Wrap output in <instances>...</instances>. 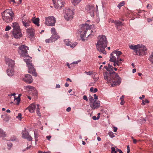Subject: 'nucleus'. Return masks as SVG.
<instances>
[{"instance_id": "nucleus-1", "label": "nucleus", "mask_w": 153, "mask_h": 153, "mask_svg": "<svg viewBox=\"0 0 153 153\" xmlns=\"http://www.w3.org/2000/svg\"><path fill=\"white\" fill-rule=\"evenodd\" d=\"M108 67L110 69L109 72H105L103 73L104 79L108 83H111L112 87L119 85L121 82V79L116 72L113 71V67L109 63Z\"/></svg>"}, {"instance_id": "nucleus-2", "label": "nucleus", "mask_w": 153, "mask_h": 153, "mask_svg": "<svg viewBox=\"0 0 153 153\" xmlns=\"http://www.w3.org/2000/svg\"><path fill=\"white\" fill-rule=\"evenodd\" d=\"M97 43L96 44L97 49L104 54H106L105 49L107 47L108 41L106 36L104 35L98 36Z\"/></svg>"}, {"instance_id": "nucleus-3", "label": "nucleus", "mask_w": 153, "mask_h": 153, "mask_svg": "<svg viewBox=\"0 0 153 153\" xmlns=\"http://www.w3.org/2000/svg\"><path fill=\"white\" fill-rule=\"evenodd\" d=\"M129 48L131 49L134 50L135 55L139 56H143L146 53L147 49L146 47L141 44H139L137 45H131Z\"/></svg>"}, {"instance_id": "nucleus-4", "label": "nucleus", "mask_w": 153, "mask_h": 153, "mask_svg": "<svg viewBox=\"0 0 153 153\" xmlns=\"http://www.w3.org/2000/svg\"><path fill=\"white\" fill-rule=\"evenodd\" d=\"M12 26L13 28L12 33L14 37L19 39L22 37V35L18 24L14 22L13 23Z\"/></svg>"}, {"instance_id": "nucleus-5", "label": "nucleus", "mask_w": 153, "mask_h": 153, "mask_svg": "<svg viewBox=\"0 0 153 153\" xmlns=\"http://www.w3.org/2000/svg\"><path fill=\"white\" fill-rule=\"evenodd\" d=\"M25 61L28 67V72L31 74L33 76H37V74L36 71V70L34 68V66L29 59H25Z\"/></svg>"}, {"instance_id": "nucleus-6", "label": "nucleus", "mask_w": 153, "mask_h": 153, "mask_svg": "<svg viewBox=\"0 0 153 153\" xmlns=\"http://www.w3.org/2000/svg\"><path fill=\"white\" fill-rule=\"evenodd\" d=\"M18 52L22 57L29 56L27 53L28 47L25 45H22L19 47Z\"/></svg>"}, {"instance_id": "nucleus-7", "label": "nucleus", "mask_w": 153, "mask_h": 153, "mask_svg": "<svg viewBox=\"0 0 153 153\" xmlns=\"http://www.w3.org/2000/svg\"><path fill=\"white\" fill-rule=\"evenodd\" d=\"M45 24L48 26H54L56 22V19L53 16H50L45 18Z\"/></svg>"}, {"instance_id": "nucleus-8", "label": "nucleus", "mask_w": 153, "mask_h": 153, "mask_svg": "<svg viewBox=\"0 0 153 153\" xmlns=\"http://www.w3.org/2000/svg\"><path fill=\"white\" fill-rule=\"evenodd\" d=\"M3 19L7 23H9L11 22L14 17V16H12L7 14H2Z\"/></svg>"}, {"instance_id": "nucleus-9", "label": "nucleus", "mask_w": 153, "mask_h": 153, "mask_svg": "<svg viewBox=\"0 0 153 153\" xmlns=\"http://www.w3.org/2000/svg\"><path fill=\"white\" fill-rule=\"evenodd\" d=\"M86 10L92 17L94 16V6L93 5L86 6Z\"/></svg>"}, {"instance_id": "nucleus-10", "label": "nucleus", "mask_w": 153, "mask_h": 153, "mask_svg": "<svg viewBox=\"0 0 153 153\" xmlns=\"http://www.w3.org/2000/svg\"><path fill=\"white\" fill-rule=\"evenodd\" d=\"M111 23H114L118 30H121V27L123 25L122 22L119 20L110 19L109 21Z\"/></svg>"}, {"instance_id": "nucleus-11", "label": "nucleus", "mask_w": 153, "mask_h": 153, "mask_svg": "<svg viewBox=\"0 0 153 153\" xmlns=\"http://www.w3.org/2000/svg\"><path fill=\"white\" fill-rule=\"evenodd\" d=\"M80 33H81L82 32H84V33L85 34H86L87 31L88 30H90V28L88 24L86 23L82 24L80 25Z\"/></svg>"}, {"instance_id": "nucleus-12", "label": "nucleus", "mask_w": 153, "mask_h": 153, "mask_svg": "<svg viewBox=\"0 0 153 153\" xmlns=\"http://www.w3.org/2000/svg\"><path fill=\"white\" fill-rule=\"evenodd\" d=\"M90 107L93 110L97 109L99 108L100 106V101H94L91 103L90 104Z\"/></svg>"}, {"instance_id": "nucleus-13", "label": "nucleus", "mask_w": 153, "mask_h": 153, "mask_svg": "<svg viewBox=\"0 0 153 153\" xmlns=\"http://www.w3.org/2000/svg\"><path fill=\"white\" fill-rule=\"evenodd\" d=\"M23 80L25 82L28 84L31 83L33 81L31 76L28 74L25 75V77L23 78Z\"/></svg>"}, {"instance_id": "nucleus-14", "label": "nucleus", "mask_w": 153, "mask_h": 153, "mask_svg": "<svg viewBox=\"0 0 153 153\" xmlns=\"http://www.w3.org/2000/svg\"><path fill=\"white\" fill-rule=\"evenodd\" d=\"M54 7L56 8H58L60 6V7L62 8L65 3V2L61 1V0H52Z\"/></svg>"}, {"instance_id": "nucleus-15", "label": "nucleus", "mask_w": 153, "mask_h": 153, "mask_svg": "<svg viewBox=\"0 0 153 153\" xmlns=\"http://www.w3.org/2000/svg\"><path fill=\"white\" fill-rule=\"evenodd\" d=\"M34 30L32 28H29L27 29V35L31 40L34 37Z\"/></svg>"}, {"instance_id": "nucleus-16", "label": "nucleus", "mask_w": 153, "mask_h": 153, "mask_svg": "<svg viewBox=\"0 0 153 153\" xmlns=\"http://www.w3.org/2000/svg\"><path fill=\"white\" fill-rule=\"evenodd\" d=\"M5 61L6 64L9 67L12 68L14 66L15 63L13 60L10 59L9 58H5Z\"/></svg>"}, {"instance_id": "nucleus-17", "label": "nucleus", "mask_w": 153, "mask_h": 153, "mask_svg": "<svg viewBox=\"0 0 153 153\" xmlns=\"http://www.w3.org/2000/svg\"><path fill=\"white\" fill-rule=\"evenodd\" d=\"M74 12L72 10L70 9H68V21L71 20L73 18Z\"/></svg>"}, {"instance_id": "nucleus-18", "label": "nucleus", "mask_w": 153, "mask_h": 153, "mask_svg": "<svg viewBox=\"0 0 153 153\" xmlns=\"http://www.w3.org/2000/svg\"><path fill=\"white\" fill-rule=\"evenodd\" d=\"M22 137V138L26 139H27L29 141H31L32 140V137L30 135H29L28 132H25L24 133V131H23Z\"/></svg>"}, {"instance_id": "nucleus-19", "label": "nucleus", "mask_w": 153, "mask_h": 153, "mask_svg": "<svg viewBox=\"0 0 153 153\" xmlns=\"http://www.w3.org/2000/svg\"><path fill=\"white\" fill-rule=\"evenodd\" d=\"M36 108V105L34 104L33 103L30 105L27 108L31 113L33 112Z\"/></svg>"}, {"instance_id": "nucleus-20", "label": "nucleus", "mask_w": 153, "mask_h": 153, "mask_svg": "<svg viewBox=\"0 0 153 153\" xmlns=\"http://www.w3.org/2000/svg\"><path fill=\"white\" fill-rule=\"evenodd\" d=\"M51 38L52 39V41L54 42L59 38L60 36L58 35L57 33H56L52 34Z\"/></svg>"}, {"instance_id": "nucleus-21", "label": "nucleus", "mask_w": 153, "mask_h": 153, "mask_svg": "<svg viewBox=\"0 0 153 153\" xmlns=\"http://www.w3.org/2000/svg\"><path fill=\"white\" fill-rule=\"evenodd\" d=\"M2 14H10L11 15L14 16V14L12 10L11 9H10L6 10Z\"/></svg>"}, {"instance_id": "nucleus-22", "label": "nucleus", "mask_w": 153, "mask_h": 153, "mask_svg": "<svg viewBox=\"0 0 153 153\" xmlns=\"http://www.w3.org/2000/svg\"><path fill=\"white\" fill-rule=\"evenodd\" d=\"M112 53H111L110 56V59L109 61L111 62H114L117 61V57H116L114 56Z\"/></svg>"}, {"instance_id": "nucleus-23", "label": "nucleus", "mask_w": 153, "mask_h": 153, "mask_svg": "<svg viewBox=\"0 0 153 153\" xmlns=\"http://www.w3.org/2000/svg\"><path fill=\"white\" fill-rule=\"evenodd\" d=\"M23 26L26 27H27L30 26V24L31 22L29 21H24L22 20V22Z\"/></svg>"}, {"instance_id": "nucleus-24", "label": "nucleus", "mask_w": 153, "mask_h": 153, "mask_svg": "<svg viewBox=\"0 0 153 153\" xmlns=\"http://www.w3.org/2000/svg\"><path fill=\"white\" fill-rule=\"evenodd\" d=\"M7 73L8 76H12L14 74V70L13 68L8 69L7 70Z\"/></svg>"}, {"instance_id": "nucleus-25", "label": "nucleus", "mask_w": 153, "mask_h": 153, "mask_svg": "<svg viewBox=\"0 0 153 153\" xmlns=\"http://www.w3.org/2000/svg\"><path fill=\"white\" fill-rule=\"evenodd\" d=\"M39 18H37L35 19H32V21L33 23L38 26H39Z\"/></svg>"}, {"instance_id": "nucleus-26", "label": "nucleus", "mask_w": 153, "mask_h": 153, "mask_svg": "<svg viewBox=\"0 0 153 153\" xmlns=\"http://www.w3.org/2000/svg\"><path fill=\"white\" fill-rule=\"evenodd\" d=\"M112 53L116 54L118 59H119L120 57V55L122 54V53L120 51H118L117 50H114L113 52Z\"/></svg>"}, {"instance_id": "nucleus-27", "label": "nucleus", "mask_w": 153, "mask_h": 153, "mask_svg": "<svg viewBox=\"0 0 153 153\" xmlns=\"http://www.w3.org/2000/svg\"><path fill=\"white\" fill-rule=\"evenodd\" d=\"M77 45V43L76 42L73 43L70 41L68 42V46H70V47L72 48H74Z\"/></svg>"}, {"instance_id": "nucleus-28", "label": "nucleus", "mask_w": 153, "mask_h": 153, "mask_svg": "<svg viewBox=\"0 0 153 153\" xmlns=\"http://www.w3.org/2000/svg\"><path fill=\"white\" fill-rule=\"evenodd\" d=\"M80 60H79L78 61H76V62H74L72 63H71L70 65L69 64V63H68V67L69 68H71L72 66L73 67H74V64H77L79 62H80L81 61Z\"/></svg>"}, {"instance_id": "nucleus-29", "label": "nucleus", "mask_w": 153, "mask_h": 153, "mask_svg": "<svg viewBox=\"0 0 153 153\" xmlns=\"http://www.w3.org/2000/svg\"><path fill=\"white\" fill-rule=\"evenodd\" d=\"M1 117L3 118V120L5 122H7L9 120V117L7 115H2Z\"/></svg>"}, {"instance_id": "nucleus-30", "label": "nucleus", "mask_w": 153, "mask_h": 153, "mask_svg": "<svg viewBox=\"0 0 153 153\" xmlns=\"http://www.w3.org/2000/svg\"><path fill=\"white\" fill-rule=\"evenodd\" d=\"M5 136V132H4L0 128V137H4Z\"/></svg>"}, {"instance_id": "nucleus-31", "label": "nucleus", "mask_w": 153, "mask_h": 153, "mask_svg": "<svg viewBox=\"0 0 153 153\" xmlns=\"http://www.w3.org/2000/svg\"><path fill=\"white\" fill-rule=\"evenodd\" d=\"M125 2L124 1H122L120 2L117 5V7L120 8L121 7L123 6L125 4Z\"/></svg>"}, {"instance_id": "nucleus-32", "label": "nucleus", "mask_w": 153, "mask_h": 153, "mask_svg": "<svg viewBox=\"0 0 153 153\" xmlns=\"http://www.w3.org/2000/svg\"><path fill=\"white\" fill-rule=\"evenodd\" d=\"M82 0H74L73 3L74 4V5L75 6L80 2Z\"/></svg>"}, {"instance_id": "nucleus-33", "label": "nucleus", "mask_w": 153, "mask_h": 153, "mask_svg": "<svg viewBox=\"0 0 153 153\" xmlns=\"http://www.w3.org/2000/svg\"><path fill=\"white\" fill-rule=\"evenodd\" d=\"M149 59L150 61L153 64V52H152L151 55H150Z\"/></svg>"}, {"instance_id": "nucleus-34", "label": "nucleus", "mask_w": 153, "mask_h": 153, "mask_svg": "<svg viewBox=\"0 0 153 153\" xmlns=\"http://www.w3.org/2000/svg\"><path fill=\"white\" fill-rule=\"evenodd\" d=\"M63 14H64V16L66 20H67V14L66 13V10H63Z\"/></svg>"}, {"instance_id": "nucleus-35", "label": "nucleus", "mask_w": 153, "mask_h": 153, "mask_svg": "<svg viewBox=\"0 0 153 153\" xmlns=\"http://www.w3.org/2000/svg\"><path fill=\"white\" fill-rule=\"evenodd\" d=\"M117 60H118V63L120 65L122 63L121 61H124V59H122L121 58H120V57H119V59H118V58H117Z\"/></svg>"}, {"instance_id": "nucleus-36", "label": "nucleus", "mask_w": 153, "mask_h": 153, "mask_svg": "<svg viewBox=\"0 0 153 153\" xmlns=\"http://www.w3.org/2000/svg\"><path fill=\"white\" fill-rule=\"evenodd\" d=\"M51 32L52 34H54V33L55 34L56 33H57L56 32V29L54 27L52 28L51 29Z\"/></svg>"}, {"instance_id": "nucleus-37", "label": "nucleus", "mask_w": 153, "mask_h": 153, "mask_svg": "<svg viewBox=\"0 0 153 153\" xmlns=\"http://www.w3.org/2000/svg\"><path fill=\"white\" fill-rule=\"evenodd\" d=\"M89 100L90 103H92L95 100L93 99V97L92 96L89 97Z\"/></svg>"}, {"instance_id": "nucleus-38", "label": "nucleus", "mask_w": 153, "mask_h": 153, "mask_svg": "<svg viewBox=\"0 0 153 153\" xmlns=\"http://www.w3.org/2000/svg\"><path fill=\"white\" fill-rule=\"evenodd\" d=\"M14 100H16L17 101V102L16 103V105H18L19 104V102H20V101L21 100L20 98H19V99H18V97L16 98V97L14 96Z\"/></svg>"}, {"instance_id": "nucleus-39", "label": "nucleus", "mask_w": 153, "mask_h": 153, "mask_svg": "<svg viewBox=\"0 0 153 153\" xmlns=\"http://www.w3.org/2000/svg\"><path fill=\"white\" fill-rule=\"evenodd\" d=\"M108 135L111 138H113L114 137V133L112 131L109 132L108 133Z\"/></svg>"}, {"instance_id": "nucleus-40", "label": "nucleus", "mask_w": 153, "mask_h": 153, "mask_svg": "<svg viewBox=\"0 0 153 153\" xmlns=\"http://www.w3.org/2000/svg\"><path fill=\"white\" fill-rule=\"evenodd\" d=\"M86 34H80V37L82 40L83 41H85V39H84V37L85 36Z\"/></svg>"}, {"instance_id": "nucleus-41", "label": "nucleus", "mask_w": 153, "mask_h": 153, "mask_svg": "<svg viewBox=\"0 0 153 153\" xmlns=\"http://www.w3.org/2000/svg\"><path fill=\"white\" fill-rule=\"evenodd\" d=\"M45 42H46L48 43H49L50 42H53V41H52V39H51V37L49 39H46L45 40Z\"/></svg>"}, {"instance_id": "nucleus-42", "label": "nucleus", "mask_w": 153, "mask_h": 153, "mask_svg": "<svg viewBox=\"0 0 153 153\" xmlns=\"http://www.w3.org/2000/svg\"><path fill=\"white\" fill-rule=\"evenodd\" d=\"M16 118L19 119V120H21L22 119V114L19 113L18 114V115L16 117Z\"/></svg>"}, {"instance_id": "nucleus-43", "label": "nucleus", "mask_w": 153, "mask_h": 153, "mask_svg": "<svg viewBox=\"0 0 153 153\" xmlns=\"http://www.w3.org/2000/svg\"><path fill=\"white\" fill-rule=\"evenodd\" d=\"M7 146L9 148V149H10L12 147L13 144L11 142H8L7 144Z\"/></svg>"}, {"instance_id": "nucleus-44", "label": "nucleus", "mask_w": 153, "mask_h": 153, "mask_svg": "<svg viewBox=\"0 0 153 153\" xmlns=\"http://www.w3.org/2000/svg\"><path fill=\"white\" fill-rule=\"evenodd\" d=\"M111 153H117V152L116 151V150L114 147H112L111 148Z\"/></svg>"}, {"instance_id": "nucleus-45", "label": "nucleus", "mask_w": 153, "mask_h": 153, "mask_svg": "<svg viewBox=\"0 0 153 153\" xmlns=\"http://www.w3.org/2000/svg\"><path fill=\"white\" fill-rule=\"evenodd\" d=\"M114 63L113 64V65L114 66H116V65L118 66H120V65L118 63V60H117V61L113 62Z\"/></svg>"}, {"instance_id": "nucleus-46", "label": "nucleus", "mask_w": 153, "mask_h": 153, "mask_svg": "<svg viewBox=\"0 0 153 153\" xmlns=\"http://www.w3.org/2000/svg\"><path fill=\"white\" fill-rule=\"evenodd\" d=\"M11 27L10 26H7L5 29L6 31H8L11 29Z\"/></svg>"}, {"instance_id": "nucleus-47", "label": "nucleus", "mask_w": 153, "mask_h": 153, "mask_svg": "<svg viewBox=\"0 0 153 153\" xmlns=\"http://www.w3.org/2000/svg\"><path fill=\"white\" fill-rule=\"evenodd\" d=\"M34 135L35 142L37 141V138L38 137V135L36 134L35 132H34Z\"/></svg>"}, {"instance_id": "nucleus-48", "label": "nucleus", "mask_w": 153, "mask_h": 153, "mask_svg": "<svg viewBox=\"0 0 153 153\" xmlns=\"http://www.w3.org/2000/svg\"><path fill=\"white\" fill-rule=\"evenodd\" d=\"M26 88H28L30 89H34V88L33 87L31 86H30V85H27V86H26Z\"/></svg>"}, {"instance_id": "nucleus-49", "label": "nucleus", "mask_w": 153, "mask_h": 153, "mask_svg": "<svg viewBox=\"0 0 153 153\" xmlns=\"http://www.w3.org/2000/svg\"><path fill=\"white\" fill-rule=\"evenodd\" d=\"M36 112L39 116L40 115V113L39 111V107L37 108Z\"/></svg>"}, {"instance_id": "nucleus-50", "label": "nucleus", "mask_w": 153, "mask_h": 153, "mask_svg": "<svg viewBox=\"0 0 153 153\" xmlns=\"http://www.w3.org/2000/svg\"><path fill=\"white\" fill-rule=\"evenodd\" d=\"M83 99L84 100H86L87 102L88 101V99L87 97L85 95H84L83 96Z\"/></svg>"}, {"instance_id": "nucleus-51", "label": "nucleus", "mask_w": 153, "mask_h": 153, "mask_svg": "<svg viewBox=\"0 0 153 153\" xmlns=\"http://www.w3.org/2000/svg\"><path fill=\"white\" fill-rule=\"evenodd\" d=\"M131 138L133 140V143L134 144H136L137 143V140L136 139H134L133 137H132Z\"/></svg>"}, {"instance_id": "nucleus-52", "label": "nucleus", "mask_w": 153, "mask_h": 153, "mask_svg": "<svg viewBox=\"0 0 153 153\" xmlns=\"http://www.w3.org/2000/svg\"><path fill=\"white\" fill-rule=\"evenodd\" d=\"M104 68L106 69V70L108 72H110L111 70L110 69H109V68H108V67H107L106 66H105L104 67Z\"/></svg>"}, {"instance_id": "nucleus-53", "label": "nucleus", "mask_w": 153, "mask_h": 153, "mask_svg": "<svg viewBox=\"0 0 153 153\" xmlns=\"http://www.w3.org/2000/svg\"><path fill=\"white\" fill-rule=\"evenodd\" d=\"M92 119L94 120H98L99 117H96L95 116H94L92 117Z\"/></svg>"}, {"instance_id": "nucleus-54", "label": "nucleus", "mask_w": 153, "mask_h": 153, "mask_svg": "<svg viewBox=\"0 0 153 153\" xmlns=\"http://www.w3.org/2000/svg\"><path fill=\"white\" fill-rule=\"evenodd\" d=\"M127 153H129L130 152V149L128 145L127 146Z\"/></svg>"}, {"instance_id": "nucleus-55", "label": "nucleus", "mask_w": 153, "mask_h": 153, "mask_svg": "<svg viewBox=\"0 0 153 153\" xmlns=\"http://www.w3.org/2000/svg\"><path fill=\"white\" fill-rule=\"evenodd\" d=\"M31 146H29L27 147L26 149H24L22 150V151L23 152H24L26 150L29 149L31 148Z\"/></svg>"}, {"instance_id": "nucleus-56", "label": "nucleus", "mask_w": 153, "mask_h": 153, "mask_svg": "<svg viewBox=\"0 0 153 153\" xmlns=\"http://www.w3.org/2000/svg\"><path fill=\"white\" fill-rule=\"evenodd\" d=\"M144 101V102L145 103H149V101L148 100L146 99H145L144 100H143Z\"/></svg>"}, {"instance_id": "nucleus-57", "label": "nucleus", "mask_w": 153, "mask_h": 153, "mask_svg": "<svg viewBox=\"0 0 153 153\" xmlns=\"http://www.w3.org/2000/svg\"><path fill=\"white\" fill-rule=\"evenodd\" d=\"M117 128L116 127H114V129H113V131L114 132H117Z\"/></svg>"}, {"instance_id": "nucleus-58", "label": "nucleus", "mask_w": 153, "mask_h": 153, "mask_svg": "<svg viewBox=\"0 0 153 153\" xmlns=\"http://www.w3.org/2000/svg\"><path fill=\"white\" fill-rule=\"evenodd\" d=\"M147 7L149 9H150L151 8V6L149 4H148L147 6Z\"/></svg>"}, {"instance_id": "nucleus-59", "label": "nucleus", "mask_w": 153, "mask_h": 153, "mask_svg": "<svg viewBox=\"0 0 153 153\" xmlns=\"http://www.w3.org/2000/svg\"><path fill=\"white\" fill-rule=\"evenodd\" d=\"M94 99H95L97 100L98 99V96L96 94H94Z\"/></svg>"}, {"instance_id": "nucleus-60", "label": "nucleus", "mask_w": 153, "mask_h": 153, "mask_svg": "<svg viewBox=\"0 0 153 153\" xmlns=\"http://www.w3.org/2000/svg\"><path fill=\"white\" fill-rule=\"evenodd\" d=\"M51 136L50 135L46 137V138L48 140H50V139L51 138Z\"/></svg>"}, {"instance_id": "nucleus-61", "label": "nucleus", "mask_w": 153, "mask_h": 153, "mask_svg": "<svg viewBox=\"0 0 153 153\" xmlns=\"http://www.w3.org/2000/svg\"><path fill=\"white\" fill-rule=\"evenodd\" d=\"M94 90V88L93 87H91L90 90V91L91 92H93Z\"/></svg>"}, {"instance_id": "nucleus-62", "label": "nucleus", "mask_w": 153, "mask_h": 153, "mask_svg": "<svg viewBox=\"0 0 153 153\" xmlns=\"http://www.w3.org/2000/svg\"><path fill=\"white\" fill-rule=\"evenodd\" d=\"M145 98V96L144 95H143L142 96V97H139V99L140 100H142L143 98Z\"/></svg>"}, {"instance_id": "nucleus-63", "label": "nucleus", "mask_w": 153, "mask_h": 153, "mask_svg": "<svg viewBox=\"0 0 153 153\" xmlns=\"http://www.w3.org/2000/svg\"><path fill=\"white\" fill-rule=\"evenodd\" d=\"M147 20L148 22H150L152 21V19L149 18H148L147 19Z\"/></svg>"}, {"instance_id": "nucleus-64", "label": "nucleus", "mask_w": 153, "mask_h": 153, "mask_svg": "<svg viewBox=\"0 0 153 153\" xmlns=\"http://www.w3.org/2000/svg\"><path fill=\"white\" fill-rule=\"evenodd\" d=\"M98 91V89L97 88H95L94 89V91L93 92V93H95Z\"/></svg>"}]
</instances>
